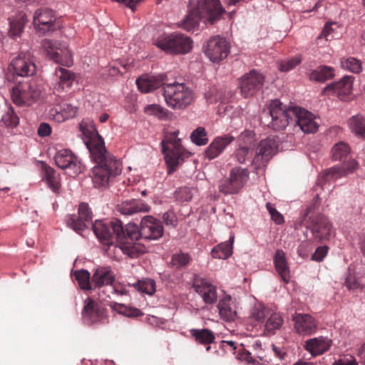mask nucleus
<instances>
[{
  "instance_id": "nucleus-9",
  "label": "nucleus",
  "mask_w": 365,
  "mask_h": 365,
  "mask_svg": "<svg viewBox=\"0 0 365 365\" xmlns=\"http://www.w3.org/2000/svg\"><path fill=\"white\" fill-rule=\"evenodd\" d=\"M42 89L35 81L20 83L12 88L13 102L20 106H29L38 101Z\"/></svg>"
},
{
  "instance_id": "nucleus-33",
  "label": "nucleus",
  "mask_w": 365,
  "mask_h": 365,
  "mask_svg": "<svg viewBox=\"0 0 365 365\" xmlns=\"http://www.w3.org/2000/svg\"><path fill=\"white\" fill-rule=\"evenodd\" d=\"M150 207L140 200L125 201L119 206L118 210L123 215H133L137 212H146Z\"/></svg>"
},
{
  "instance_id": "nucleus-25",
  "label": "nucleus",
  "mask_w": 365,
  "mask_h": 365,
  "mask_svg": "<svg viewBox=\"0 0 365 365\" xmlns=\"http://www.w3.org/2000/svg\"><path fill=\"white\" fill-rule=\"evenodd\" d=\"M294 327L297 333L303 336H309L314 334L318 328L317 321L307 314H295L292 317Z\"/></svg>"
},
{
  "instance_id": "nucleus-6",
  "label": "nucleus",
  "mask_w": 365,
  "mask_h": 365,
  "mask_svg": "<svg viewBox=\"0 0 365 365\" xmlns=\"http://www.w3.org/2000/svg\"><path fill=\"white\" fill-rule=\"evenodd\" d=\"M154 44L160 49L174 54L189 53L192 47L191 38L180 33H173L161 36L154 40Z\"/></svg>"
},
{
  "instance_id": "nucleus-58",
  "label": "nucleus",
  "mask_w": 365,
  "mask_h": 365,
  "mask_svg": "<svg viewBox=\"0 0 365 365\" xmlns=\"http://www.w3.org/2000/svg\"><path fill=\"white\" fill-rule=\"evenodd\" d=\"M345 286L349 290H355L362 289L361 285L359 283V282L351 275H349L346 281L344 282Z\"/></svg>"
},
{
  "instance_id": "nucleus-38",
  "label": "nucleus",
  "mask_w": 365,
  "mask_h": 365,
  "mask_svg": "<svg viewBox=\"0 0 365 365\" xmlns=\"http://www.w3.org/2000/svg\"><path fill=\"white\" fill-rule=\"evenodd\" d=\"M309 79L317 82H324L334 76V69L327 66H319L310 72Z\"/></svg>"
},
{
  "instance_id": "nucleus-12",
  "label": "nucleus",
  "mask_w": 365,
  "mask_h": 365,
  "mask_svg": "<svg viewBox=\"0 0 365 365\" xmlns=\"http://www.w3.org/2000/svg\"><path fill=\"white\" fill-rule=\"evenodd\" d=\"M41 44L46 56L56 63L68 67L73 64L72 55L66 43L44 39Z\"/></svg>"
},
{
  "instance_id": "nucleus-45",
  "label": "nucleus",
  "mask_w": 365,
  "mask_h": 365,
  "mask_svg": "<svg viewBox=\"0 0 365 365\" xmlns=\"http://www.w3.org/2000/svg\"><path fill=\"white\" fill-rule=\"evenodd\" d=\"M123 231L125 235L121 239H117V242H133L138 240L141 237V227H139L135 225L128 223L126 226L123 227Z\"/></svg>"
},
{
  "instance_id": "nucleus-15",
  "label": "nucleus",
  "mask_w": 365,
  "mask_h": 365,
  "mask_svg": "<svg viewBox=\"0 0 365 365\" xmlns=\"http://www.w3.org/2000/svg\"><path fill=\"white\" fill-rule=\"evenodd\" d=\"M10 71L21 77L33 76L36 73V63L30 53H21L10 63Z\"/></svg>"
},
{
  "instance_id": "nucleus-26",
  "label": "nucleus",
  "mask_w": 365,
  "mask_h": 365,
  "mask_svg": "<svg viewBox=\"0 0 365 365\" xmlns=\"http://www.w3.org/2000/svg\"><path fill=\"white\" fill-rule=\"evenodd\" d=\"M332 344L333 341L331 339L320 336L305 341L304 348L312 356L316 357L329 351Z\"/></svg>"
},
{
  "instance_id": "nucleus-34",
  "label": "nucleus",
  "mask_w": 365,
  "mask_h": 365,
  "mask_svg": "<svg viewBox=\"0 0 365 365\" xmlns=\"http://www.w3.org/2000/svg\"><path fill=\"white\" fill-rule=\"evenodd\" d=\"M190 335L195 341L200 344L210 345L215 341V336L212 331L208 329H192L190 331Z\"/></svg>"
},
{
  "instance_id": "nucleus-24",
  "label": "nucleus",
  "mask_w": 365,
  "mask_h": 365,
  "mask_svg": "<svg viewBox=\"0 0 365 365\" xmlns=\"http://www.w3.org/2000/svg\"><path fill=\"white\" fill-rule=\"evenodd\" d=\"M55 21L56 17L53 11L48 9H38L33 19L35 29L43 34L53 31L55 29Z\"/></svg>"
},
{
  "instance_id": "nucleus-47",
  "label": "nucleus",
  "mask_w": 365,
  "mask_h": 365,
  "mask_svg": "<svg viewBox=\"0 0 365 365\" xmlns=\"http://www.w3.org/2000/svg\"><path fill=\"white\" fill-rule=\"evenodd\" d=\"M19 123V118L11 107L9 108L2 115L0 120V125H3L11 128L17 126Z\"/></svg>"
},
{
  "instance_id": "nucleus-17",
  "label": "nucleus",
  "mask_w": 365,
  "mask_h": 365,
  "mask_svg": "<svg viewBox=\"0 0 365 365\" xmlns=\"http://www.w3.org/2000/svg\"><path fill=\"white\" fill-rule=\"evenodd\" d=\"M278 143L274 138H267L260 141L254 158L256 169L266 165L267 163L276 154Z\"/></svg>"
},
{
  "instance_id": "nucleus-37",
  "label": "nucleus",
  "mask_w": 365,
  "mask_h": 365,
  "mask_svg": "<svg viewBox=\"0 0 365 365\" xmlns=\"http://www.w3.org/2000/svg\"><path fill=\"white\" fill-rule=\"evenodd\" d=\"M43 178L48 186L54 192H58L60 189V178L55 170L46 165H43Z\"/></svg>"
},
{
  "instance_id": "nucleus-18",
  "label": "nucleus",
  "mask_w": 365,
  "mask_h": 365,
  "mask_svg": "<svg viewBox=\"0 0 365 365\" xmlns=\"http://www.w3.org/2000/svg\"><path fill=\"white\" fill-rule=\"evenodd\" d=\"M92 212L88 205L81 202L78 206V216L68 215L65 220L69 227L76 232H80L92 225Z\"/></svg>"
},
{
  "instance_id": "nucleus-3",
  "label": "nucleus",
  "mask_w": 365,
  "mask_h": 365,
  "mask_svg": "<svg viewBox=\"0 0 365 365\" xmlns=\"http://www.w3.org/2000/svg\"><path fill=\"white\" fill-rule=\"evenodd\" d=\"M178 130L168 133L162 141V150L165 154L168 173L170 175L178 169L185 158L189 157V153L181 144V139L178 138Z\"/></svg>"
},
{
  "instance_id": "nucleus-30",
  "label": "nucleus",
  "mask_w": 365,
  "mask_h": 365,
  "mask_svg": "<svg viewBox=\"0 0 365 365\" xmlns=\"http://www.w3.org/2000/svg\"><path fill=\"white\" fill-rule=\"evenodd\" d=\"M55 75L58 79L55 89L58 92L69 89L76 79V74L73 72L61 67L56 69Z\"/></svg>"
},
{
  "instance_id": "nucleus-62",
  "label": "nucleus",
  "mask_w": 365,
  "mask_h": 365,
  "mask_svg": "<svg viewBox=\"0 0 365 365\" xmlns=\"http://www.w3.org/2000/svg\"><path fill=\"white\" fill-rule=\"evenodd\" d=\"M334 365H357L354 359H341L336 361Z\"/></svg>"
},
{
  "instance_id": "nucleus-57",
  "label": "nucleus",
  "mask_w": 365,
  "mask_h": 365,
  "mask_svg": "<svg viewBox=\"0 0 365 365\" xmlns=\"http://www.w3.org/2000/svg\"><path fill=\"white\" fill-rule=\"evenodd\" d=\"M215 144V143L212 142L205 152V157L210 160L217 158L221 153Z\"/></svg>"
},
{
  "instance_id": "nucleus-54",
  "label": "nucleus",
  "mask_w": 365,
  "mask_h": 365,
  "mask_svg": "<svg viewBox=\"0 0 365 365\" xmlns=\"http://www.w3.org/2000/svg\"><path fill=\"white\" fill-rule=\"evenodd\" d=\"M234 137L231 135H225L216 137L212 142L216 143L215 146H217L218 150L222 153L225 148L234 140Z\"/></svg>"
},
{
  "instance_id": "nucleus-53",
  "label": "nucleus",
  "mask_w": 365,
  "mask_h": 365,
  "mask_svg": "<svg viewBox=\"0 0 365 365\" xmlns=\"http://www.w3.org/2000/svg\"><path fill=\"white\" fill-rule=\"evenodd\" d=\"M145 112L158 118H165L168 115V110L157 104L148 105L145 108Z\"/></svg>"
},
{
  "instance_id": "nucleus-48",
  "label": "nucleus",
  "mask_w": 365,
  "mask_h": 365,
  "mask_svg": "<svg viewBox=\"0 0 365 365\" xmlns=\"http://www.w3.org/2000/svg\"><path fill=\"white\" fill-rule=\"evenodd\" d=\"M341 66L342 68L354 73H359L362 68L361 61L354 57L341 58Z\"/></svg>"
},
{
  "instance_id": "nucleus-11",
  "label": "nucleus",
  "mask_w": 365,
  "mask_h": 365,
  "mask_svg": "<svg viewBox=\"0 0 365 365\" xmlns=\"http://www.w3.org/2000/svg\"><path fill=\"white\" fill-rule=\"evenodd\" d=\"M248 179L247 169L240 167L233 168L230 172L229 178L219 182V190L225 195L237 194L245 186Z\"/></svg>"
},
{
  "instance_id": "nucleus-7",
  "label": "nucleus",
  "mask_w": 365,
  "mask_h": 365,
  "mask_svg": "<svg viewBox=\"0 0 365 365\" xmlns=\"http://www.w3.org/2000/svg\"><path fill=\"white\" fill-rule=\"evenodd\" d=\"M115 276L110 268L101 267L95 269L92 276V284L93 289H99L98 294L101 300H106L107 297H110L109 293L113 292L120 295L125 294V289L119 290L113 284Z\"/></svg>"
},
{
  "instance_id": "nucleus-41",
  "label": "nucleus",
  "mask_w": 365,
  "mask_h": 365,
  "mask_svg": "<svg viewBox=\"0 0 365 365\" xmlns=\"http://www.w3.org/2000/svg\"><path fill=\"white\" fill-rule=\"evenodd\" d=\"M191 261L192 257L189 253L180 251L173 255L170 264L175 269H181L187 267Z\"/></svg>"
},
{
  "instance_id": "nucleus-32",
  "label": "nucleus",
  "mask_w": 365,
  "mask_h": 365,
  "mask_svg": "<svg viewBox=\"0 0 365 365\" xmlns=\"http://www.w3.org/2000/svg\"><path fill=\"white\" fill-rule=\"evenodd\" d=\"M274 263L275 269L281 279L287 284L289 281L290 273L286 260L285 254L282 250H277L274 258Z\"/></svg>"
},
{
  "instance_id": "nucleus-36",
  "label": "nucleus",
  "mask_w": 365,
  "mask_h": 365,
  "mask_svg": "<svg viewBox=\"0 0 365 365\" xmlns=\"http://www.w3.org/2000/svg\"><path fill=\"white\" fill-rule=\"evenodd\" d=\"M234 236H231L229 241L222 242L215 246L211 252V255L214 258L227 259L232 254V243Z\"/></svg>"
},
{
  "instance_id": "nucleus-20",
  "label": "nucleus",
  "mask_w": 365,
  "mask_h": 365,
  "mask_svg": "<svg viewBox=\"0 0 365 365\" xmlns=\"http://www.w3.org/2000/svg\"><path fill=\"white\" fill-rule=\"evenodd\" d=\"M192 287L207 304H213L217 300V287L207 279L195 274Z\"/></svg>"
},
{
  "instance_id": "nucleus-46",
  "label": "nucleus",
  "mask_w": 365,
  "mask_h": 365,
  "mask_svg": "<svg viewBox=\"0 0 365 365\" xmlns=\"http://www.w3.org/2000/svg\"><path fill=\"white\" fill-rule=\"evenodd\" d=\"M74 276L81 289L84 290L93 289L92 278L91 279L90 273L87 270H77L74 272Z\"/></svg>"
},
{
  "instance_id": "nucleus-14",
  "label": "nucleus",
  "mask_w": 365,
  "mask_h": 365,
  "mask_svg": "<svg viewBox=\"0 0 365 365\" xmlns=\"http://www.w3.org/2000/svg\"><path fill=\"white\" fill-rule=\"evenodd\" d=\"M307 223V227L311 230L314 241L322 242L329 240L332 226L325 215L317 214L311 216Z\"/></svg>"
},
{
  "instance_id": "nucleus-16",
  "label": "nucleus",
  "mask_w": 365,
  "mask_h": 365,
  "mask_svg": "<svg viewBox=\"0 0 365 365\" xmlns=\"http://www.w3.org/2000/svg\"><path fill=\"white\" fill-rule=\"evenodd\" d=\"M230 53L229 43L220 36L210 38L205 49V53L209 59L215 63L224 60Z\"/></svg>"
},
{
  "instance_id": "nucleus-63",
  "label": "nucleus",
  "mask_w": 365,
  "mask_h": 365,
  "mask_svg": "<svg viewBox=\"0 0 365 365\" xmlns=\"http://www.w3.org/2000/svg\"><path fill=\"white\" fill-rule=\"evenodd\" d=\"M222 346L225 349H227L228 348H230L232 351L236 349V343L233 341H222Z\"/></svg>"
},
{
  "instance_id": "nucleus-8",
  "label": "nucleus",
  "mask_w": 365,
  "mask_h": 365,
  "mask_svg": "<svg viewBox=\"0 0 365 365\" xmlns=\"http://www.w3.org/2000/svg\"><path fill=\"white\" fill-rule=\"evenodd\" d=\"M92 227L100 242L108 246L113 245L114 240L121 239L125 235L123 223L118 219H113L109 223L96 220Z\"/></svg>"
},
{
  "instance_id": "nucleus-44",
  "label": "nucleus",
  "mask_w": 365,
  "mask_h": 365,
  "mask_svg": "<svg viewBox=\"0 0 365 365\" xmlns=\"http://www.w3.org/2000/svg\"><path fill=\"white\" fill-rule=\"evenodd\" d=\"M112 309L117 313L128 317H137L142 316L143 312L136 308L127 307L123 304L112 302L110 304Z\"/></svg>"
},
{
  "instance_id": "nucleus-4",
  "label": "nucleus",
  "mask_w": 365,
  "mask_h": 365,
  "mask_svg": "<svg viewBox=\"0 0 365 365\" xmlns=\"http://www.w3.org/2000/svg\"><path fill=\"white\" fill-rule=\"evenodd\" d=\"M349 153L350 148L346 143L339 142L333 146L331 149L333 160L344 161V163L340 166H334L327 170L324 174L326 180H335L346 176L356 170L358 164L354 160L346 161Z\"/></svg>"
},
{
  "instance_id": "nucleus-35",
  "label": "nucleus",
  "mask_w": 365,
  "mask_h": 365,
  "mask_svg": "<svg viewBox=\"0 0 365 365\" xmlns=\"http://www.w3.org/2000/svg\"><path fill=\"white\" fill-rule=\"evenodd\" d=\"M120 244V249L122 252L129 256L130 258H137L145 251V247L140 243H135L130 241L118 242Z\"/></svg>"
},
{
  "instance_id": "nucleus-52",
  "label": "nucleus",
  "mask_w": 365,
  "mask_h": 365,
  "mask_svg": "<svg viewBox=\"0 0 365 365\" xmlns=\"http://www.w3.org/2000/svg\"><path fill=\"white\" fill-rule=\"evenodd\" d=\"M302 62V58L300 56H294L289 59L282 61L279 63V69L282 72H288L294 69Z\"/></svg>"
},
{
  "instance_id": "nucleus-42",
  "label": "nucleus",
  "mask_w": 365,
  "mask_h": 365,
  "mask_svg": "<svg viewBox=\"0 0 365 365\" xmlns=\"http://www.w3.org/2000/svg\"><path fill=\"white\" fill-rule=\"evenodd\" d=\"M234 158L240 164L249 163L254 165V150L248 147H240L234 153Z\"/></svg>"
},
{
  "instance_id": "nucleus-49",
  "label": "nucleus",
  "mask_w": 365,
  "mask_h": 365,
  "mask_svg": "<svg viewBox=\"0 0 365 365\" xmlns=\"http://www.w3.org/2000/svg\"><path fill=\"white\" fill-rule=\"evenodd\" d=\"M134 287L143 293L152 295L155 292V282L153 279H145L138 281Z\"/></svg>"
},
{
  "instance_id": "nucleus-28",
  "label": "nucleus",
  "mask_w": 365,
  "mask_h": 365,
  "mask_svg": "<svg viewBox=\"0 0 365 365\" xmlns=\"http://www.w3.org/2000/svg\"><path fill=\"white\" fill-rule=\"evenodd\" d=\"M83 316L91 323L103 322L106 317V309L94 300L88 298L85 302Z\"/></svg>"
},
{
  "instance_id": "nucleus-50",
  "label": "nucleus",
  "mask_w": 365,
  "mask_h": 365,
  "mask_svg": "<svg viewBox=\"0 0 365 365\" xmlns=\"http://www.w3.org/2000/svg\"><path fill=\"white\" fill-rule=\"evenodd\" d=\"M191 140L197 145H205L208 142L207 133L204 128L198 127L194 130L190 135Z\"/></svg>"
},
{
  "instance_id": "nucleus-23",
  "label": "nucleus",
  "mask_w": 365,
  "mask_h": 365,
  "mask_svg": "<svg viewBox=\"0 0 365 365\" xmlns=\"http://www.w3.org/2000/svg\"><path fill=\"white\" fill-rule=\"evenodd\" d=\"M141 237L147 240H158L163 235L162 222L150 215L145 216L140 222Z\"/></svg>"
},
{
  "instance_id": "nucleus-59",
  "label": "nucleus",
  "mask_w": 365,
  "mask_h": 365,
  "mask_svg": "<svg viewBox=\"0 0 365 365\" xmlns=\"http://www.w3.org/2000/svg\"><path fill=\"white\" fill-rule=\"evenodd\" d=\"M332 25H336V24H326L319 38L324 37L327 41L331 40V38L333 37L331 34L334 31V29L331 27Z\"/></svg>"
},
{
  "instance_id": "nucleus-56",
  "label": "nucleus",
  "mask_w": 365,
  "mask_h": 365,
  "mask_svg": "<svg viewBox=\"0 0 365 365\" xmlns=\"http://www.w3.org/2000/svg\"><path fill=\"white\" fill-rule=\"evenodd\" d=\"M327 246L318 247L312 254L311 259L317 262H322L328 253Z\"/></svg>"
},
{
  "instance_id": "nucleus-10",
  "label": "nucleus",
  "mask_w": 365,
  "mask_h": 365,
  "mask_svg": "<svg viewBox=\"0 0 365 365\" xmlns=\"http://www.w3.org/2000/svg\"><path fill=\"white\" fill-rule=\"evenodd\" d=\"M295 112V107L287 108L277 99L272 101L269 105L271 127L274 130L284 129L289 123L292 124Z\"/></svg>"
},
{
  "instance_id": "nucleus-61",
  "label": "nucleus",
  "mask_w": 365,
  "mask_h": 365,
  "mask_svg": "<svg viewBox=\"0 0 365 365\" xmlns=\"http://www.w3.org/2000/svg\"><path fill=\"white\" fill-rule=\"evenodd\" d=\"M51 128L48 124L41 123L38 128V133L40 136L44 137L50 135Z\"/></svg>"
},
{
  "instance_id": "nucleus-5",
  "label": "nucleus",
  "mask_w": 365,
  "mask_h": 365,
  "mask_svg": "<svg viewBox=\"0 0 365 365\" xmlns=\"http://www.w3.org/2000/svg\"><path fill=\"white\" fill-rule=\"evenodd\" d=\"M163 96L167 106L175 110H183L194 101L192 90L183 83H166L163 87Z\"/></svg>"
},
{
  "instance_id": "nucleus-60",
  "label": "nucleus",
  "mask_w": 365,
  "mask_h": 365,
  "mask_svg": "<svg viewBox=\"0 0 365 365\" xmlns=\"http://www.w3.org/2000/svg\"><path fill=\"white\" fill-rule=\"evenodd\" d=\"M163 221L167 225L175 226L177 218L173 212H167L163 215Z\"/></svg>"
},
{
  "instance_id": "nucleus-43",
  "label": "nucleus",
  "mask_w": 365,
  "mask_h": 365,
  "mask_svg": "<svg viewBox=\"0 0 365 365\" xmlns=\"http://www.w3.org/2000/svg\"><path fill=\"white\" fill-rule=\"evenodd\" d=\"M284 323V319L279 313H273L267 319L265 325L264 331L268 334H274L275 331L281 328Z\"/></svg>"
},
{
  "instance_id": "nucleus-2",
  "label": "nucleus",
  "mask_w": 365,
  "mask_h": 365,
  "mask_svg": "<svg viewBox=\"0 0 365 365\" xmlns=\"http://www.w3.org/2000/svg\"><path fill=\"white\" fill-rule=\"evenodd\" d=\"M225 12L219 0H199L196 6L190 9L182 21V27L190 31L198 26L201 19L205 23L215 24Z\"/></svg>"
},
{
  "instance_id": "nucleus-21",
  "label": "nucleus",
  "mask_w": 365,
  "mask_h": 365,
  "mask_svg": "<svg viewBox=\"0 0 365 365\" xmlns=\"http://www.w3.org/2000/svg\"><path fill=\"white\" fill-rule=\"evenodd\" d=\"M263 83L264 76L252 70L240 78L241 93L245 97L252 96L261 89Z\"/></svg>"
},
{
  "instance_id": "nucleus-19",
  "label": "nucleus",
  "mask_w": 365,
  "mask_h": 365,
  "mask_svg": "<svg viewBox=\"0 0 365 365\" xmlns=\"http://www.w3.org/2000/svg\"><path fill=\"white\" fill-rule=\"evenodd\" d=\"M354 78L350 76H344L340 81L327 86L322 91L324 96H336L340 100L346 101L352 92Z\"/></svg>"
},
{
  "instance_id": "nucleus-22",
  "label": "nucleus",
  "mask_w": 365,
  "mask_h": 365,
  "mask_svg": "<svg viewBox=\"0 0 365 365\" xmlns=\"http://www.w3.org/2000/svg\"><path fill=\"white\" fill-rule=\"evenodd\" d=\"M295 111L293 125L298 126L300 130L307 133H314L317 130L318 123L312 113L298 107H295Z\"/></svg>"
},
{
  "instance_id": "nucleus-39",
  "label": "nucleus",
  "mask_w": 365,
  "mask_h": 365,
  "mask_svg": "<svg viewBox=\"0 0 365 365\" xmlns=\"http://www.w3.org/2000/svg\"><path fill=\"white\" fill-rule=\"evenodd\" d=\"M27 22L26 16L24 13H19L10 20V29L9 34L12 37L19 36Z\"/></svg>"
},
{
  "instance_id": "nucleus-31",
  "label": "nucleus",
  "mask_w": 365,
  "mask_h": 365,
  "mask_svg": "<svg viewBox=\"0 0 365 365\" xmlns=\"http://www.w3.org/2000/svg\"><path fill=\"white\" fill-rule=\"evenodd\" d=\"M217 309L222 319L227 322L235 320L237 312L230 295L226 294L220 299Z\"/></svg>"
},
{
  "instance_id": "nucleus-13",
  "label": "nucleus",
  "mask_w": 365,
  "mask_h": 365,
  "mask_svg": "<svg viewBox=\"0 0 365 365\" xmlns=\"http://www.w3.org/2000/svg\"><path fill=\"white\" fill-rule=\"evenodd\" d=\"M54 159L56 165L66 170V173L70 176L77 175L83 170L81 160L70 150L63 149L58 151Z\"/></svg>"
},
{
  "instance_id": "nucleus-51",
  "label": "nucleus",
  "mask_w": 365,
  "mask_h": 365,
  "mask_svg": "<svg viewBox=\"0 0 365 365\" xmlns=\"http://www.w3.org/2000/svg\"><path fill=\"white\" fill-rule=\"evenodd\" d=\"M269 314V309L262 304H256L251 310V317L257 322H263Z\"/></svg>"
},
{
  "instance_id": "nucleus-1",
  "label": "nucleus",
  "mask_w": 365,
  "mask_h": 365,
  "mask_svg": "<svg viewBox=\"0 0 365 365\" xmlns=\"http://www.w3.org/2000/svg\"><path fill=\"white\" fill-rule=\"evenodd\" d=\"M88 147L97 163L92 170V181L95 187H105L112 178L121 173V163L108 153L103 139L98 135L91 140Z\"/></svg>"
},
{
  "instance_id": "nucleus-55",
  "label": "nucleus",
  "mask_w": 365,
  "mask_h": 365,
  "mask_svg": "<svg viewBox=\"0 0 365 365\" xmlns=\"http://www.w3.org/2000/svg\"><path fill=\"white\" fill-rule=\"evenodd\" d=\"M192 195V189L187 187L179 188L175 193L176 198L181 202H187L191 200Z\"/></svg>"
},
{
  "instance_id": "nucleus-40",
  "label": "nucleus",
  "mask_w": 365,
  "mask_h": 365,
  "mask_svg": "<svg viewBox=\"0 0 365 365\" xmlns=\"http://www.w3.org/2000/svg\"><path fill=\"white\" fill-rule=\"evenodd\" d=\"M348 125L356 135L365 138V118L362 115L357 114L350 118Z\"/></svg>"
},
{
  "instance_id": "nucleus-27",
  "label": "nucleus",
  "mask_w": 365,
  "mask_h": 365,
  "mask_svg": "<svg viewBox=\"0 0 365 365\" xmlns=\"http://www.w3.org/2000/svg\"><path fill=\"white\" fill-rule=\"evenodd\" d=\"M166 80L165 74L144 75L136 80V84L142 93H149L160 86L163 88Z\"/></svg>"
},
{
  "instance_id": "nucleus-29",
  "label": "nucleus",
  "mask_w": 365,
  "mask_h": 365,
  "mask_svg": "<svg viewBox=\"0 0 365 365\" xmlns=\"http://www.w3.org/2000/svg\"><path fill=\"white\" fill-rule=\"evenodd\" d=\"M78 112V108L71 103H63L50 109L48 115L50 118L58 123H61L66 120L74 118Z\"/></svg>"
},
{
  "instance_id": "nucleus-64",
  "label": "nucleus",
  "mask_w": 365,
  "mask_h": 365,
  "mask_svg": "<svg viewBox=\"0 0 365 365\" xmlns=\"http://www.w3.org/2000/svg\"><path fill=\"white\" fill-rule=\"evenodd\" d=\"M271 219L277 225H282L284 222V217L279 212L272 215Z\"/></svg>"
}]
</instances>
